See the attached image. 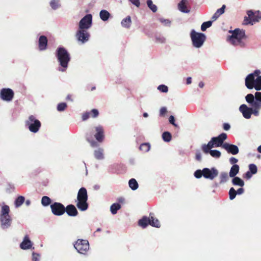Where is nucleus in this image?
I'll use <instances>...</instances> for the list:
<instances>
[{"instance_id":"nucleus-1","label":"nucleus","mask_w":261,"mask_h":261,"mask_svg":"<svg viewBox=\"0 0 261 261\" xmlns=\"http://www.w3.org/2000/svg\"><path fill=\"white\" fill-rule=\"evenodd\" d=\"M232 34L227 37V40L232 45L244 47L245 43L244 41L246 39L245 32L243 30L236 29L233 31H230Z\"/></svg>"},{"instance_id":"nucleus-2","label":"nucleus","mask_w":261,"mask_h":261,"mask_svg":"<svg viewBox=\"0 0 261 261\" xmlns=\"http://www.w3.org/2000/svg\"><path fill=\"white\" fill-rule=\"evenodd\" d=\"M56 57L60 65L62 67V69H59V70L65 71L70 60V54L64 47H60L56 50Z\"/></svg>"},{"instance_id":"nucleus-3","label":"nucleus","mask_w":261,"mask_h":261,"mask_svg":"<svg viewBox=\"0 0 261 261\" xmlns=\"http://www.w3.org/2000/svg\"><path fill=\"white\" fill-rule=\"evenodd\" d=\"M88 194L86 188H81L77 193V202L76 206L79 210L81 211H85L88 208L89 204L87 202Z\"/></svg>"},{"instance_id":"nucleus-4","label":"nucleus","mask_w":261,"mask_h":261,"mask_svg":"<svg viewBox=\"0 0 261 261\" xmlns=\"http://www.w3.org/2000/svg\"><path fill=\"white\" fill-rule=\"evenodd\" d=\"M245 85L249 89H252L254 88L257 91L260 90L261 76H258L256 80H255L254 74H249L245 79Z\"/></svg>"},{"instance_id":"nucleus-5","label":"nucleus","mask_w":261,"mask_h":261,"mask_svg":"<svg viewBox=\"0 0 261 261\" xmlns=\"http://www.w3.org/2000/svg\"><path fill=\"white\" fill-rule=\"evenodd\" d=\"M190 36L193 45L196 48L202 46L206 39V36L204 34L197 33L194 30L191 31Z\"/></svg>"},{"instance_id":"nucleus-6","label":"nucleus","mask_w":261,"mask_h":261,"mask_svg":"<svg viewBox=\"0 0 261 261\" xmlns=\"http://www.w3.org/2000/svg\"><path fill=\"white\" fill-rule=\"evenodd\" d=\"M239 110L242 113L243 117L246 119L250 118L251 114H253L255 116L259 115V110L257 108H256L254 105L253 107L249 108L246 105L243 104L240 106Z\"/></svg>"},{"instance_id":"nucleus-7","label":"nucleus","mask_w":261,"mask_h":261,"mask_svg":"<svg viewBox=\"0 0 261 261\" xmlns=\"http://www.w3.org/2000/svg\"><path fill=\"white\" fill-rule=\"evenodd\" d=\"M73 245L76 250L80 254L86 255L89 250V243L87 240L78 239Z\"/></svg>"},{"instance_id":"nucleus-8","label":"nucleus","mask_w":261,"mask_h":261,"mask_svg":"<svg viewBox=\"0 0 261 261\" xmlns=\"http://www.w3.org/2000/svg\"><path fill=\"white\" fill-rule=\"evenodd\" d=\"M25 125L31 132L36 133L39 130L41 124L40 121L37 119L34 116L31 115L25 121Z\"/></svg>"},{"instance_id":"nucleus-9","label":"nucleus","mask_w":261,"mask_h":261,"mask_svg":"<svg viewBox=\"0 0 261 261\" xmlns=\"http://www.w3.org/2000/svg\"><path fill=\"white\" fill-rule=\"evenodd\" d=\"M90 33L86 30L79 29L75 34V37L78 41L82 44L87 42L90 38Z\"/></svg>"},{"instance_id":"nucleus-10","label":"nucleus","mask_w":261,"mask_h":261,"mask_svg":"<svg viewBox=\"0 0 261 261\" xmlns=\"http://www.w3.org/2000/svg\"><path fill=\"white\" fill-rule=\"evenodd\" d=\"M51 212L55 216H61L65 213L64 205L60 202H55L50 205Z\"/></svg>"},{"instance_id":"nucleus-11","label":"nucleus","mask_w":261,"mask_h":261,"mask_svg":"<svg viewBox=\"0 0 261 261\" xmlns=\"http://www.w3.org/2000/svg\"><path fill=\"white\" fill-rule=\"evenodd\" d=\"M92 16L91 14L85 15L79 22V29L87 30L92 25Z\"/></svg>"},{"instance_id":"nucleus-12","label":"nucleus","mask_w":261,"mask_h":261,"mask_svg":"<svg viewBox=\"0 0 261 261\" xmlns=\"http://www.w3.org/2000/svg\"><path fill=\"white\" fill-rule=\"evenodd\" d=\"M14 95L13 91L10 88H3L0 92V98L5 101H11Z\"/></svg>"},{"instance_id":"nucleus-13","label":"nucleus","mask_w":261,"mask_h":261,"mask_svg":"<svg viewBox=\"0 0 261 261\" xmlns=\"http://www.w3.org/2000/svg\"><path fill=\"white\" fill-rule=\"evenodd\" d=\"M203 177L207 179L213 180L218 175V171L215 168L203 169Z\"/></svg>"},{"instance_id":"nucleus-14","label":"nucleus","mask_w":261,"mask_h":261,"mask_svg":"<svg viewBox=\"0 0 261 261\" xmlns=\"http://www.w3.org/2000/svg\"><path fill=\"white\" fill-rule=\"evenodd\" d=\"M95 134L94 137L98 142H103L105 138V132L103 127L101 125H98L94 127Z\"/></svg>"},{"instance_id":"nucleus-15","label":"nucleus","mask_w":261,"mask_h":261,"mask_svg":"<svg viewBox=\"0 0 261 261\" xmlns=\"http://www.w3.org/2000/svg\"><path fill=\"white\" fill-rule=\"evenodd\" d=\"M224 148L228 153H231L233 155L237 154L239 153V149L237 146L230 144L228 143H225L222 145Z\"/></svg>"},{"instance_id":"nucleus-16","label":"nucleus","mask_w":261,"mask_h":261,"mask_svg":"<svg viewBox=\"0 0 261 261\" xmlns=\"http://www.w3.org/2000/svg\"><path fill=\"white\" fill-rule=\"evenodd\" d=\"M227 138V134L223 133L219 135L218 137H213L212 139L214 142L216 147H222V145L224 144L223 142Z\"/></svg>"},{"instance_id":"nucleus-17","label":"nucleus","mask_w":261,"mask_h":261,"mask_svg":"<svg viewBox=\"0 0 261 261\" xmlns=\"http://www.w3.org/2000/svg\"><path fill=\"white\" fill-rule=\"evenodd\" d=\"M0 221L3 229L7 228L11 225V219L10 216H0Z\"/></svg>"},{"instance_id":"nucleus-18","label":"nucleus","mask_w":261,"mask_h":261,"mask_svg":"<svg viewBox=\"0 0 261 261\" xmlns=\"http://www.w3.org/2000/svg\"><path fill=\"white\" fill-rule=\"evenodd\" d=\"M65 212L69 216L75 217L78 215V212L75 206L73 204H69L65 207Z\"/></svg>"},{"instance_id":"nucleus-19","label":"nucleus","mask_w":261,"mask_h":261,"mask_svg":"<svg viewBox=\"0 0 261 261\" xmlns=\"http://www.w3.org/2000/svg\"><path fill=\"white\" fill-rule=\"evenodd\" d=\"M247 14L248 16L244 17L243 24L248 25L250 24L253 25L254 21L252 20V19L254 16V12L252 10H248L247 12Z\"/></svg>"},{"instance_id":"nucleus-20","label":"nucleus","mask_w":261,"mask_h":261,"mask_svg":"<svg viewBox=\"0 0 261 261\" xmlns=\"http://www.w3.org/2000/svg\"><path fill=\"white\" fill-rule=\"evenodd\" d=\"M47 45V39L45 36H41L39 38L38 46L40 50L46 49Z\"/></svg>"},{"instance_id":"nucleus-21","label":"nucleus","mask_w":261,"mask_h":261,"mask_svg":"<svg viewBox=\"0 0 261 261\" xmlns=\"http://www.w3.org/2000/svg\"><path fill=\"white\" fill-rule=\"evenodd\" d=\"M32 245L31 241L30 240L28 236H25L22 242L20 244V248L22 249H28L31 248Z\"/></svg>"},{"instance_id":"nucleus-22","label":"nucleus","mask_w":261,"mask_h":261,"mask_svg":"<svg viewBox=\"0 0 261 261\" xmlns=\"http://www.w3.org/2000/svg\"><path fill=\"white\" fill-rule=\"evenodd\" d=\"M214 147H216V145L212 139H211V141L208 142L207 144H203L201 148L205 153H208L209 151L211 150V149Z\"/></svg>"},{"instance_id":"nucleus-23","label":"nucleus","mask_w":261,"mask_h":261,"mask_svg":"<svg viewBox=\"0 0 261 261\" xmlns=\"http://www.w3.org/2000/svg\"><path fill=\"white\" fill-rule=\"evenodd\" d=\"M254 98L255 102L253 105L259 110L261 109V92H256Z\"/></svg>"},{"instance_id":"nucleus-24","label":"nucleus","mask_w":261,"mask_h":261,"mask_svg":"<svg viewBox=\"0 0 261 261\" xmlns=\"http://www.w3.org/2000/svg\"><path fill=\"white\" fill-rule=\"evenodd\" d=\"M188 1L187 0H181L178 5V9L182 12L189 13L190 10L187 7Z\"/></svg>"},{"instance_id":"nucleus-25","label":"nucleus","mask_w":261,"mask_h":261,"mask_svg":"<svg viewBox=\"0 0 261 261\" xmlns=\"http://www.w3.org/2000/svg\"><path fill=\"white\" fill-rule=\"evenodd\" d=\"M150 217L148 218L146 216H143L142 219L139 220L138 225L142 228L146 227L148 224H150Z\"/></svg>"},{"instance_id":"nucleus-26","label":"nucleus","mask_w":261,"mask_h":261,"mask_svg":"<svg viewBox=\"0 0 261 261\" xmlns=\"http://www.w3.org/2000/svg\"><path fill=\"white\" fill-rule=\"evenodd\" d=\"M240 167L238 165L234 164L231 167L229 175L231 177H234L239 172Z\"/></svg>"},{"instance_id":"nucleus-27","label":"nucleus","mask_w":261,"mask_h":261,"mask_svg":"<svg viewBox=\"0 0 261 261\" xmlns=\"http://www.w3.org/2000/svg\"><path fill=\"white\" fill-rule=\"evenodd\" d=\"M131 23L132 20L129 16H127L126 18L123 19L121 21V25L122 27L127 29L129 28Z\"/></svg>"},{"instance_id":"nucleus-28","label":"nucleus","mask_w":261,"mask_h":261,"mask_svg":"<svg viewBox=\"0 0 261 261\" xmlns=\"http://www.w3.org/2000/svg\"><path fill=\"white\" fill-rule=\"evenodd\" d=\"M152 214H150V225L153 227L159 228L161 226L160 223L158 219L154 218L151 216Z\"/></svg>"},{"instance_id":"nucleus-29","label":"nucleus","mask_w":261,"mask_h":261,"mask_svg":"<svg viewBox=\"0 0 261 261\" xmlns=\"http://www.w3.org/2000/svg\"><path fill=\"white\" fill-rule=\"evenodd\" d=\"M233 177V178L232 180V183L233 185L239 186L241 187L244 186V182L242 179H241L240 177L236 176Z\"/></svg>"},{"instance_id":"nucleus-30","label":"nucleus","mask_w":261,"mask_h":261,"mask_svg":"<svg viewBox=\"0 0 261 261\" xmlns=\"http://www.w3.org/2000/svg\"><path fill=\"white\" fill-rule=\"evenodd\" d=\"M121 206L119 203H113L110 207V211L112 214L115 215L117 213L118 210L121 208Z\"/></svg>"},{"instance_id":"nucleus-31","label":"nucleus","mask_w":261,"mask_h":261,"mask_svg":"<svg viewBox=\"0 0 261 261\" xmlns=\"http://www.w3.org/2000/svg\"><path fill=\"white\" fill-rule=\"evenodd\" d=\"M100 17L103 21H106L107 20L110 16V14L109 13L108 11L105 10H102L100 12Z\"/></svg>"},{"instance_id":"nucleus-32","label":"nucleus","mask_w":261,"mask_h":261,"mask_svg":"<svg viewBox=\"0 0 261 261\" xmlns=\"http://www.w3.org/2000/svg\"><path fill=\"white\" fill-rule=\"evenodd\" d=\"M129 187L133 190H136L138 188V184L135 178H132L128 182Z\"/></svg>"},{"instance_id":"nucleus-33","label":"nucleus","mask_w":261,"mask_h":261,"mask_svg":"<svg viewBox=\"0 0 261 261\" xmlns=\"http://www.w3.org/2000/svg\"><path fill=\"white\" fill-rule=\"evenodd\" d=\"M86 140L88 142L90 143L91 146L93 147H97L98 145L97 142L92 139V136L91 134H87Z\"/></svg>"},{"instance_id":"nucleus-34","label":"nucleus","mask_w":261,"mask_h":261,"mask_svg":"<svg viewBox=\"0 0 261 261\" xmlns=\"http://www.w3.org/2000/svg\"><path fill=\"white\" fill-rule=\"evenodd\" d=\"M25 198L22 196H18L15 201V205L16 207L20 206L24 202Z\"/></svg>"},{"instance_id":"nucleus-35","label":"nucleus","mask_w":261,"mask_h":261,"mask_svg":"<svg viewBox=\"0 0 261 261\" xmlns=\"http://www.w3.org/2000/svg\"><path fill=\"white\" fill-rule=\"evenodd\" d=\"M245 99L246 101L250 103L251 107H253V104L255 102V98L252 94H247L245 97Z\"/></svg>"},{"instance_id":"nucleus-36","label":"nucleus","mask_w":261,"mask_h":261,"mask_svg":"<svg viewBox=\"0 0 261 261\" xmlns=\"http://www.w3.org/2000/svg\"><path fill=\"white\" fill-rule=\"evenodd\" d=\"M162 138L165 142H169L172 139V135L169 132H165L162 134Z\"/></svg>"},{"instance_id":"nucleus-37","label":"nucleus","mask_w":261,"mask_h":261,"mask_svg":"<svg viewBox=\"0 0 261 261\" xmlns=\"http://www.w3.org/2000/svg\"><path fill=\"white\" fill-rule=\"evenodd\" d=\"M51 202L50 198L46 196H44L41 199V204L44 206H47L49 205Z\"/></svg>"},{"instance_id":"nucleus-38","label":"nucleus","mask_w":261,"mask_h":261,"mask_svg":"<svg viewBox=\"0 0 261 261\" xmlns=\"http://www.w3.org/2000/svg\"><path fill=\"white\" fill-rule=\"evenodd\" d=\"M150 145L148 143H144L140 145L139 149L144 152L148 151L150 149Z\"/></svg>"},{"instance_id":"nucleus-39","label":"nucleus","mask_w":261,"mask_h":261,"mask_svg":"<svg viewBox=\"0 0 261 261\" xmlns=\"http://www.w3.org/2000/svg\"><path fill=\"white\" fill-rule=\"evenodd\" d=\"M9 212V206L8 205H5L3 206L2 207L1 213L0 216H10Z\"/></svg>"},{"instance_id":"nucleus-40","label":"nucleus","mask_w":261,"mask_h":261,"mask_svg":"<svg viewBox=\"0 0 261 261\" xmlns=\"http://www.w3.org/2000/svg\"><path fill=\"white\" fill-rule=\"evenodd\" d=\"M146 3L147 6L153 12H156L157 7L156 6V5L153 4L152 1L151 0H147Z\"/></svg>"},{"instance_id":"nucleus-41","label":"nucleus","mask_w":261,"mask_h":261,"mask_svg":"<svg viewBox=\"0 0 261 261\" xmlns=\"http://www.w3.org/2000/svg\"><path fill=\"white\" fill-rule=\"evenodd\" d=\"M94 156L98 160H101L103 158L102 150L99 149L94 151Z\"/></svg>"},{"instance_id":"nucleus-42","label":"nucleus","mask_w":261,"mask_h":261,"mask_svg":"<svg viewBox=\"0 0 261 261\" xmlns=\"http://www.w3.org/2000/svg\"><path fill=\"white\" fill-rule=\"evenodd\" d=\"M208 153H210L212 156L215 158H219L221 155V152L217 150H211Z\"/></svg>"},{"instance_id":"nucleus-43","label":"nucleus","mask_w":261,"mask_h":261,"mask_svg":"<svg viewBox=\"0 0 261 261\" xmlns=\"http://www.w3.org/2000/svg\"><path fill=\"white\" fill-rule=\"evenodd\" d=\"M212 24V21H206V22H203L201 26V30L202 31H205L206 29H207L208 28H210Z\"/></svg>"},{"instance_id":"nucleus-44","label":"nucleus","mask_w":261,"mask_h":261,"mask_svg":"<svg viewBox=\"0 0 261 261\" xmlns=\"http://www.w3.org/2000/svg\"><path fill=\"white\" fill-rule=\"evenodd\" d=\"M220 178L221 183L225 182L226 181H227L228 178L227 173L226 172L221 173L220 176Z\"/></svg>"},{"instance_id":"nucleus-45","label":"nucleus","mask_w":261,"mask_h":261,"mask_svg":"<svg viewBox=\"0 0 261 261\" xmlns=\"http://www.w3.org/2000/svg\"><path fill=\"white\" fill-rule=\"evenodd\" d=\"M237 191L233 188H231L229 191V199L233 200L236 196Z\"/></svg>"},{"instance_id":"nucleus-46","label":"nucleus","mask_w":261,"mask_h":261,"mask_svg":"<svg viewBox=\"0 0 261 261\" xmlns=\"http://www.w3.org/2000/svg\"><path fill=\"white\" fill-rule=\"evenodd\" d=\"M260 20H261V13L259 11H257L256 13H254V16H253L252 20L255 22H258Z\"/></svg>"},{"instance_id":"nucleus-47","label":"nucleus","mask_w":261,"mask_h":261,"mask_svg":"<svg viewBox=\"0 0 261 261\" xmlns=\"http://www.w3.org/2000/svg\"><path fill=\"white\" fill-rule=\"evenodd\" d=\"M67 107V105L65 102H61L58 105L57 110L59 112L64 111Z\"/></svg>"},{"instance_id":"nucleus-48","label":"nucleus","mask_w":261,"mask_h":261,"mask_svg":"<svg viewBox=\"0 0 261 261\" xmlns=\"http://www.w3.org/2000/svg\"><path fill=\"white\" fill-rule=\"evenodd\" d=\"M249 172L252 173L253 174H254L257 173V168L255 164H251L249 165Z\"/></svg>"},{"instance_id":"nucleus-49","label":"nucleus","mask_w":261,"mask_h":261,"mask_svg":"<svg viewBox=\"0 0 261 261\" xmlns=\"http://www.w3.org/2000/svg\"><path fill=\"white\" fill-rule=\"evenodd\" d=\"M51 7L55 10L59 7V0H51L50 2Z\"/></svg>"},{"instance_id":"nucleus-50","label":"nucleus","mask_w":261,"mask_h":261,"mask_svg":"<svg viewBox=\"0 0 261 261\" xmlns=\"http://www.w3.org/2000/svg\"><path fill=\"white\" fill-rule=\"evenodd\" d=\"M194 176L197 178H200L203 176V170H201L200 169L197 170L194 172Z\"/></svg>"},{"instance_id":"nucleus-51","label":"nucleus","mask_w":261,"mask_h":261,"mask_svg":"<svg viewBox=\"0 0 261 261\" xmlns=\"http://www.w3.org/2000/svg\"><path fill=\"white\" fill-rule=\"evenodd\" d=\"M90 112V116L92 118H96L99 115V112L97 109H93Z\"/></svg>"},{"instance_id":"nucleus-52","label":"nucleus","mask_w":261,"mask_h":261,"mask_svg":"<svg viewBox=\"0 0 261 261\" xmlns=\"http://www.w3.org/2000/svg\"><path fill=\"white\" fill-rule=\"evenodd\" d=\"M158 89L162 92L166 93L168 91V88L164 85H161L158 87Z\"/></svg>"},{"instance_id":"nucleus-53","label":"nucleus","mask_w":261,"mask_h":261,"mask_svg":"<svg viewBox=\"0 0 261 261\" xmlns=\"http://www.w3.org/2000/svg\"><path fill=\"white\" fill-rule=\"evenodd\" d=\"M159 20L162 23L164 24L166 26H169L171 24V21L167 19L160 18Z\"/></svg>"},{"instance_id":"nucleus-54","label":"nucleus","mask_w":261,"mask_h":261,"mask_svg":"<svg viewBox=\"0 0 261 261\" xmlns=\"http://www.w3.org/2000/svg\"><path fill=\"white\" fill-rule=\"evenodd\" d=\"M90 117H91L89 112H86L82 114V118L83 121H86Z\"/></svg>"},{"instance_id":"nucleus-55","label":"nucleus","mask_w":261,"mask_h":261,"mask_svg":"<svg viewBox=\"0 0 261 261\" xmlns=\"http://www.w3.org/2000/svg\"><path fill=\"white\" fill-rule=\"evenodd\" d=\"M225 8H226V6L225 5H223L222 6V7L221 8L218 9L216 12L218 14V15L220 16L221 15H222V14H223L224 13Z\"/></svg>"},{"instance_id":"nucleus-56","label":"nucleus","mask_w":261,"mask_h":261,"mask_svg":"<svg viewBox=\"0 0 261 261\" xmlns=\"http://www.w3.org/2000/svg\"><path fill=\"white\" fill-rule=\"evenodd\" d=\"M33 261H39L40 255L38 253L33 252L32 254Z\"/></svg>"},{"instance_id":"nucleus-57","label":"nucleus","mask_w":261,"mask_h":261,"mask_svg":"<svg viewBox=\"0 0 261 261\" xmlns=\"http://www.w3.org/2000/svg\"><path fill=\"white\" fill-rule=\"evenodd\" d=\"M167 112V110L166 108L162 107L160 110V115L161 116H164Z\"/></svg>"},{"instance_id":"nucleus-58","label":"nucleus","mask_w":261,"mask_h":261,"mask_svg":"<svg viewBox=\"0 0 261 261\" xmlns=\"http://www.w3.org/2000/svg\"><path fill=\"white\" fill-rule=\"evenodd\" d=\"M169 121L171 124L175 127H177V124L175 123V118L173 116H170L169 118Z\"/></svg>"},{"instance_id":"nucleus-59","label":"nucleus","mask_w":261,"mask_h":261,"mask_svg":"<svg viewBox=\"0 0 261 261\" xmlns=\"http://www.w3.org/2000/svg\"><path fill=\"white\" fill-rule=\"evenodd\" d=\"M252 174H253L252 173L248 171L245 174H244L243 177L247 179H249L252 177Z\"/></svg>"},{"instance_id":"nucleus-60","label":"nucleus","mask_w":261,"mask_h":261,"mask_svg":"<svg viewBox=\"0 0 261 261\" xmlns=\"http://www.w3.org/2000/svg\"><path fill=\"white\" fill-rule=\"evenodd\" d=\"M238 162V160L234 157H231L229 159V162L232 165L236 164Z\"/></svg>"},{"instance_id":"nucleus-61","label":"nucleus","mask_w":261,"mask_h":261,"mask_svg":"<svg viewBox=\"0 0 261 261\" xmlns=\"http://www.w3.org/2000/svg\"><path fill=\"white\" fill-rule=\"evenodd\" d=\"M133 4L139 7L140 5V0H129Z\"/></svg>"},{"instance_id":"nucleus-62","label":"nucleus","mask_w":261,"mask_h":261,"mask_svg":"<svg viewBox=\"0 0 261 261\" xmlns=\"http://www.w3.org/2000/svg\"><path fill=\"white\" fill-rule=\"evenodd\" d=\"M156 42H158L159 43H163L165 42V38L164 37H156Z\"/></svg>"},{"instance_id":"nucleus-63","label":"nucleus","mask_w":261,"mask_h":261,"mask_svg":"<svg viewBox=\"0 0 261 261\" xmlns=\"http://www.w3.org/2000/svg\"><path fill=\"white\" fill-rule=\"evenodd\" d=\"M195 159L196 160H197L199 162L201 161V154L200 152H196V155H195Z\"/></svg>"},{"instance_id":"nucleus-64","label":"nucleus","mask_w":261,"mask_h":261,"mask_svg":"<svg viewBox=\"0 0 261 261\" xmlns=\"http://www.w3.org/2000/svg\"><path fill=\"white\" fill-rule=\"evenodd\" d=\"M223 129L225 130H228L230 129V126L228 123H225L223 125Z\"/></svg>"}]
</instances>
